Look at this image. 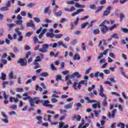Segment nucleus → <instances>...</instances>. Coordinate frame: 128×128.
Instances as JSON below:
<instances>
[{
  "label": "nucleus",
  "instance_id": "obj_55",
  "mask_svg": "<svg viewBox=\"0 0 128 128\" xmlns=\"http://www.w3.org/2000/svg\"><path fill=\"white\" fill-rule=\"evenodd\" d=\"M0 62H2L3 64H6L8 63V60L4 59H1Z\"/></svg>",
  "mask_w": 128,
  "mask_h": 128
},
{
  "label": "nucleus",
  "instance_id": "obj_39",
  "mask_svg": "<svg viewBox=\"0 0 128 128\" xmlns=\"http://www.w3.org/2000/svg\"><path fill=\"white\" fill-rule=\"evenodd\" d=\"M96 22V20H92V21L90 22V24H88V28H92V26H94V22Z\"/></svg>",
  "mask_w": 128,
  "mask_h": 128
},
{
  "label": "nucleus",
  "instance_id": "obj_53",
  "mask_svg": "<svg viewBox=\"0 0 128 128\" xmlns=\"http://www.w3.org/2000/svg\"><path fill=\"white\" fill-rule=\"evenodd\" d=\"M76 42H78V40H76V39H74L73 40H72L70 44L74 45L76 44Z\"/></svg>",
  "mask_w": 128,
  "mask_h": 128
},
{
  "label": "nucleus",
  "instance_id": "obj_18",
  "mask_svg": "<svg viewBox=\"0 0 128 128\" xmlns=\"http://www.w3.org/2000/svg\"><path fill=\"white\" fill-rule=\"evenodd\" d=\"M41 102L44 106H47L48 104H50V102L48 100H42Z\"/></svg>",
  "mask_w": 128,
  "mask_h": 128
},
{
  "label": "nucleus",
  "instance_id": "obj_41",
  "mask_svg": "<svg viewBox=\"0 0 128 128\" xmlns=\"http://www.w3.org/2000/svg\"><path fill=\"white\" fill-rule=\"evenodd\" d=\"M8 84V82L7 81H4L2 84V86L3 88H6V85Z\"/></svg>",
  "mask_w": 128,
  "mask_h": 128
},
{
  "label": "nucleus",
  "instance_id": "obj_21",
  "mask_svg": "<svg viewBox=\"0 0 128 128\" xmlns=\"http://www.w3.org/2000/svg\"><path fill=\"white\" fill-rule=\"evenodd\" d=\"M72 104H74V103L71 102L68 104H67L64 106V108H66V110H68V108H72Z\"/></svg>",
  "mask_w": 128,
  "mask_h": 128
},
{
  "label": "nucleus",
  "instance_id": "obj_12",
  "mask_svg": "<svg viewBox=\"0 0 128 128\" xmlns=\"http://www.w3.org/2000/svg\"><path fill=\"white\" fill-rule=\"evenodd\" d=\"M78 20H80V18L78 17L76 20L74 22V23H71L70 24V30H74V26H76V24L78 22Z\"/></svg>",
  "mask_w": 128,
  "mask_h": 128
},
{
  "label": "nucleus",
  "instance_id": "obj_27",
  "mask_svg": "<svg viewBox=\"0 0 128 128\" xmlns=\"http://www.w3.org/2000/svg\"><path fill=\"white\" fill-rule=\"evenodd\" d=\"M36 120H38V124H41L42 120V116H36Z\"/></svg>",
  "mask_w": 128,
  "mask_h": 128
},
{
  "label": "nucleus",
  "instance_id": "obj_9",
  "mask_svg": "<svg viewBox=\"0 0 128 128\" xmlns=\"http://www.w3.org/2000/svg\"><path fill=\"white\" fill-rule=\"evenodd\" d=\"M22 22L24 21L22 20V17L20 16V14H18L17 16V20L16 21V24L20 26V24H22Z\"/></svg>",
  "mask_w": 128,
  "mask_h": 128
},
{
  "label": "nucleus",
  "instance_id": "obj_29",
  "mask_svg": "<svg viewBox=\"0 0 128 128\" xmlns=\"http://www.w3.org/2000/svg\"><path fill=\"white\" fill-rule=\"evenodd\" d=\"M2 76L0 78V80H6V75L4 73H2Z\"/></svg>",
  "mask_w": 128,
  "mask_h": 128
},
{
  "label": "nucleus",
  "instance_id": "obj_45",
  "mask_svg": "<svg viewBox=\"0 0 128 128\" xmlns=\"http://www.w3.org/2000/svg\"><path fill=\"white\" fill-rule=\"evenodd\" d=\"M2 12H4V10H8V8L6 6H4L0 8Z\"/></svg>",
  "mask_w": 128,
  "mask_h": 128
},
{
  "label": "nucleus",
  "instance_id": "obj_58",
  "mask_svg": "<svg viewBox=\"0 0 128 128\" xmlns=\"http://www.w3.org/2000/svg\"><path fill=\"white\" fill-rule=\"evenodd\" d=\"M34 20L36 22H40V18H37V17H34Z\"/></svg>",
  "mask_w": 128,
  "mask_h": 128
},
{
  "label": "nucleus",
  "instance_id": "obj_19",
  "mask_svg": "<svg viewBox=\"0 0 128 128\" xmlns=\"http://www.w3.org/2000/svg\"><path fill=\"white\" fill-rule=\"evenodd\" d=\"M118 24H114V25H113L110 27H108V30L112 32V30H114V28H118Z\"/></svg>",
  "mask_w": 128,
  "mask_h": 128
},
{
  "label": "nucleus",
  "instance_id": "obj_40",
  "mask_svg": "<svg viewBox=\"0 0 128 128\" xmlns=\"http://www.w3.org/2000/svg\"><path fill=\"white\" fill-rule=\"evenodd\" d=\"M88 24V22H86L81 25V28H84Z\"/></svg>",
  "mask_w": 128,
  "mask_h": 128
},
{
  "label": "nucleus",
  "instance_id": "obj_44",
  "mask_svg": "<svg viewBox=\"0 0 128 128\" xmlns=\"http://www.w3.org/2000/svg\"><path fill=\"white\" fill-rule=\"evenodd\" d=\"M93 112L95 114V116H96V118H98V116H100V112H98V111L94 110Z\"/></svg>",
  "mask_w": 128,
  "mask_h": 128
},
{
  "label": "nucleus",
  "instance_id": "obj_32",
  "mask_svg": "<svg viewBox=\"0 0 128 128\" xmlns=\"http://www.w3.org/2000/svg\"><path fill=\"white\" fill-rule=\"evenodd\" d=\"M62 36L63 35L62 34H54V37L56 38H62Z\"/></svg>",
  "mask_w": 128,
  "mask_h": 128
},
{
  "label": "nucleus",
  "instance_id": "obj_25",
  "mask_svg": "<svg viewBox=\"0 0 128 128\" xmlns=\"http://www.w3.org/2000/svg\"><path fill=\"white\" fill-rule=\"evenodd\" d=\"M74 6H75V8H84V5H80V4H78V3L77 2H76L74 4Z\"/></svg>",
  "mask_w": 128,
  "mask_h": 128
},
{
  "label": "nucleus",
  "instance_id": "obj_52",
  "mask_svg": "<svg viewBox=\"0 0 128 128\" xmlns=\"http://www.w3.org/2000/svg\"><path fill=\"white\" fill-rule=\"evenodd\" d=\"M66 4H74V1H66Z\"/></svg>",
  "mask_w": 128,
  "mask_h": 128
},
{
  "label": "nucleus",
  "instance_id": "obj_54",
  "mask_svg": "<svg viewBox=\"0 0 128 128\" xmlns=\"http://www.w3.org/2000/svg\"><path fill=\"white\" fill-rule=\"evenodd\" d=\"M40 90V92H42V88H41L40 86L39 85H36V90Z\"/></svg>",
  "mask_w": 128,
  "mask_h": 128
},
{
  "label": "nucleus",
  "instance_id": "obj_1",
  "mask_svg": "<svg viewBox=\"0 0 128 128\" xmlns=\"http://www.w3.org/2000/svg\"><path fill=\"white\" fill-rule=\"evenodd\" d=\"M104 90L102 85H100V90H98V94L101 98H104V99L102 101V106L104 108H106L108 106V102H106V96L104 94Z\"/></svg>",
  "mask_w": 128,
  "mask_h": 128
},
{
  "label": "nucleus",
  "instance_id": "obj_43",
  "mask_svg": "<svg viewBox=\"0 0 128 128\" xmlns=\"http://www.w3.org/2000/svg\"><path fill=\"white\" fill-rule=\"evenodd\" d=\"M7 26L9 28H14L16 24L14 23H11V24H7Z\"/></svg>",
  "mask_w": 128,
  "mask_h": 128
},
{
  "label": "nucleus",
  "instance_id": "obj_46",
  "mask_svg": "<svg viewBox=\"0 0 128 128\" xmlns=\"http://www.w3.org/2000/svg\"><path fill=\"white\" fill-rule=\"evenodd\" d=\"M89 8L91 10H96V5L92 4L89 6Z\"/></svg>",
  "mask_w": 128,
  "mask_h": 128
},
{
  "label": "nucleus",
  "instance_id": "obj_36",
  "mask_svg": "<svg viewBox=\"0 0 128 128\" xmlns=\"http://www.w3.org/2000/svg\"><path fill=\"white\" fill-rule=\"evenodd\" d=\"M15 90L18 92H22L24 90V88H15Z\"/></svg>",
  "mask_w": 128,
  "mask_h": 128
},
{
  "label": "nucleus",
  "instance_id": "obj_47",
  "mask_svg": "<svg viewBox=\"0 0 128 128\" xmlns=\"http://www.w3.org/2000/svg\"><path fill=\"white\" fill-rule=\"evenodd\" d=\"M18 5L20 6H26V4H22V2L20 1H18Z\"/></svg>",
  "mask_w": 128,
  "mask_h": 128
},
{
  "label": "nucleus",
  "instance_id": "obj_2",
  "mask_svg": "<svg viewBox=\"0 0 128 128\" xmlns=\"http://www.w3.org/2000/svg\"><path fill=\"white\" fill-rule=\"evenodd\" d=\"M88 80H81L79 82H74V84L72 86V88H74V90H78H78H80L82 84H85V86H88Z\"/></svg>",
  "mask_w": 128,
  "mask_h": 128
},
{
  "label": "nucleus",
  "instance_id": "obj_6",
  "mask_svg": "<svg viewBox=\"0 0 128 128\" xmlns=\"http://www.w3.org/2000/svg\"><path fill=\"white\" fill-rule=\"evenodd\" d=\"M72 78H74V76L67 75L66 76L65 80L67 82V86H70L72 84Z\"/></svg>",
  "mask_w": 128,
  "mask_h": 128
},
{
  "label": "nucleus",
  "instance_id": "obj_35",
  "mask_svg": "<svg viewBox=\"0 0 128 128\" xmlns=\"http://www.w3.org/2000/svg\"><path fill=\"white\" fill-rule=\"evenodd\" d=\"M94 34H100V30L98 28L95 29L92 32Z\"/></svg>",
  "mask_w": 128,
  "mask_h": 128
},
{
  "label": "nucleus",
  "instance_id": "obj_15",
  "mask_svg": "<svg viewBox=\"0 0 128 128\" xmlns=\"http://www.w3.org/2000/svg\"><path fill=\"white\" fill-rule=\"evenodd\" d=\"M77 120L78 122H80V120H82V116L80 115H74V117L72 118V120Z\"/></svg>",
  "mask_w": 128,
  "mask_h": 128
},
{
  "label": "nucleus",
  "instance_id": "obj_26",
  "mask_svg": "<svg viewBox=\"0 0 128 128\" xmlns=\"http://www.w3.org/2000/svg\"><path fill=\"white\" fill-rule=\"evenodd\" d=\"M44 14H48L49 16H50V11L48 7L44 8Z\"/></svg>",
  "mask_w": 128,
  "mask_h": 128
},
{
  "label": "nucleus",
  "instance_id": "obj_57",
  "mask_svg": "<svg viewBox=\"0 0 128 128\" xmlns=\"http://www.w3.org/2000/svg\"><path fill=\"white\" fill-rule=\"evenodd\" d=\"M51 102H52L53 104H54L56 102H58V99L56 98H52L51 99Z\"/></svg>",
  "mask_w": 128,
  "mask_h": 128
},
{
  "label": "nucleus",
  "instance_id": "obj_63",
  "mask_svg": "<svg viewBox=\"0 0 128 128\" xmlns=\"http://www.w3.org/2000/svg\"><path fill=\"white\" fill-rule=\"evenodd\" d=\"M22 36H18L17 40H18V42H22Z\"/></svg>",
  "mask_w": 128,
  "mask_h": 128
},
{
  "label": "nucleus",
  "instance_id": "obj_33",
  "mask_svg": "<svg viewBox=\"0 0 128 128\" xmlns=\"http://www.w3.org/2000/svg\"><path fill=\"white\" fill-rule=\"evenodd\" d=\"M104 8V6H100L98 7V10L95 12L96 14H98V12H101V10Z\"/></svg>",
  "mask_w": 128,
  "mask_h": 128
},
{
  "label": "nucleus",
  "instance_id": "obj_4",
  "mask_svg": "<svg viewBox=\"0 0 128 128\" xmlns=\"http://www.w3.org/2000/svg\"><path fill=\"white\" fill-rule=\"evenodd\" d=\"M32 100H31L32 104H30V106H34V104H40L41 102L40 100V98L38 97H34L32 98Z\"/></svg>",
  "mask_w": 128,
  "mask_h": 128
},
{
  "label": "nucleus",
  "instance_id": "obj_3",
  "mask_svg": "<svg viewBox=\"0 0 128 128\" xmlns=\"http://www.w3.org/2000/svg\"><path fill=\"white\" fill-rule=\"evenodd\" d=\"M48 48H50V45H48V44H42V48L39 50V52L42 54H44L48 52Z\"/></svg>",
  "mask_w": 128,
  "mask_h": 128
},
{
  "label": "nucleus",
  "instance_id": "obj_60",
  "mask_svg": "<svg viewBox=\"0 0 128 128\" xmlns=\"http://www.w3.org/2000/svg\"><path fill=\"white\" fill-rule=\"evenodd\" d=\"M20 14L22 16H26V12L25 11H22Z\"/></svg>",
  "mask_w": 128,
  "mask_h": 128
},
{
  "label": "nucleus",
  "instance_id": "obj_24",
  "mask_svg": "<svg viewBox=\"0 0 128 128\" xmlns=\"http://www.w3.org/2000/svg\"><path fill=\"white\" fill-rule=\"evenodd\" d=\"M73 60H80V54H78V53H76L73 58Z\"/></svg>",
  "mask_w": 128,
  "mask_h": 128
},
{
  "label": "nucleus",
  "instance_id": "obj_14",
  "mask_svg": "<svg viewBox=\"0 0 128 128\" xmlns=\"http://www.w3.org/2000/svg\"><path fill=\"white\" fill-rule=\"evenodd\" d=\"M84 100H86V102H87V104H90H90H94V102H98L97 100H90L88 97H84Z\"/></svg>",
  "mask_w": 128,
  "mask_h": 128
},
{
  "label": "nucleus",
  "instance_id": "obj_59",
  "mask_svg": "<svg viewBox=\"0 0 128 128\" xmlns=\"http://www.w3.org/2000/svg\"><path fill=\"white\" fill-rule=\"evenodd\" d=\"M44 22H47L48 24H50V22H52V21L48 20V19H44Z\"/></svg>",
  "mask_w": 128,
  "mask_h": 128
},
{
  "label": "nucleus",
  "instance_id": "obj_38",
  "mask_svg": "<svg viewBox=\"0 0 128 128\" xmlns=\"http://www.w3.org/2000/svg\"><path fill=\"white\" fill-rule=\"evenodd\" d=\"M120 30H122V32H124V34H128V29L126 28H121Z\"/></svg>",
  "mask_w": 128,
  "mask_h": 128
},
{
  "label": "nucleus",
  "instance_id": "obj_42",
  "mask_svg": "<svg viewBox=\"0 0 128 128\" xmlns=\"http://www.w3.org/2000/svg\"><path fill=\"white\" fill-rule=\"evenodd\" d=\"M36 4L34 3H29L26 5L27 8H32V6H34Z\"/></svg>",
  "mask_w": 128,
  "mask_h": 128
},
{
  "label": "nucleus",
  "instance_id": "obj_20",
  "mask_svg": "<svg viewBox=\"0 0 128 128\" xmlns=\"http://www.w3.org/2000/svg\"><path fill=\"white\" fill-rule=\"evenodd\" d=\"M110 38H114V40H118L120 38V36H118V34L115 33L113 34Z\"/></svg>",
  "mask_w": 128,
  "mask_h": 128
},
{
  "label": "nucleus",
  "instance_id": "obj_22",
  "mask_svg": "<svg viewBox=\"0 0 128 128\" xmlns=\"http://www.w3.org/2000/svg\"><path fill=\"white\" fill-rule=\"evenodd\" d=\"M24 100H28V102H30V104H32V98L30 96H27L26 97L23 98Z\"/></svg>",
  "mask_w": 128,
  "mask_h": 128
},
{
  "label": "nucleus",
  "instance_id": "obj_17",
  "mask_svg": "<svg viewBox=\"0 0 128 128\" xmlns=\"http://www.w3.org/2000/svg\"><path fill=\"white\" fill-rule=\"evenodd\" d=\"M3 92V96L4 98L5 99V100L4 102V104H8V96H6V92L4 91L2 92Z\"/></svg>",
  "mask_w": 128,
  "mask_h": 128
},
{
  "label": "nucleus",
  "instance_id": "obj_28",
  "mask_svg": "<svg viewBox=\"0 0 128 128\" xmlns=\"http://www.w3.org/2000/svg\"><path fill=\"white\" fill-rule=\"evenodd\" d=\"M9 78L11 80H12V78H16V76H14V74L12 72H10L9 74Z\"/></svg>",
  "mask_w": 128,
  "mask_h": 128
},
{
  "label": "nucleus",
  "instance_id": "obj_64",
  "mask_svg": "<svg viewBox=\"0 0 128 128\" xmlns=\"http://www.w3.org/2000/svg\"><path fill=\"white\" fill-rule=\"evenodd\" d=\"M92 106L94 108V110H96V108H98V102L96 104H92Z\"/></svg>",
  "mask_w": 128,
  "mask_h": 128
},
{
  "label": "nucleus",
  "instance_id": "obj_50",
  "mask_svg": "<svg viewBox=\"0 0 128 128\" xmlns=\"http://www.w3.org/2000/svg\"><path fill=\"white\" fill-rule=\"evenodd\" d=\"M120 18L121 20H124V18H126V16L124 15V13H121L120 14Z\"/></svg>",
  "mask_w": 128,
  "mask_h": 128
},
{
  "label": "nucleus",
  "instance_id": "obj_61",
  "mask_svg": "<svg viewBox=\"0 0 128 128\" xmlns=\"http://www.w3.org/2000/svg\"><path fill=\"white\" fill-rule=\"evenodd\" d=\"M59 124H60V128H64V124H65L64 122H60Z\"/></svg>",
  "mask_w": 128,
  "mask_h": 128
},
{
  "label": "nucleus",
  "instance_id": "obj_8",
  "mask_svg": "<svg viewBox=\"0 0 128 128\" xmlns=\"http://www.w3.org/2000/svg\"><path fill=\"white\" fill-rule=\"evenodd\" d=\"M116 112H117L116 109H115L112 112H112H109L108 115V118H114L116 116Z\"/></svg>",
  "mask_w": 128,
  "mask_h": 128
},
{
  "label": "nucleus",
  "instance_id": "obj_5",
  "mask_svg": "<svg viewBox=\"0 0 128 128\" xmlns=\"http://www.w3.org/2000/svg\"><path fill=\"white\" fill-rule=\"evenodd\" d=\"M38 62H42V59L40 56H37L36 57V59L34 60V64L36 66L34 67V70L38 68H40V66Z\"/></svg>",
  "mask_w": 128,
  "mask_h": 128
},
{
  "label": "nucleus",
  "instance_id": "obj_62",
  "mask_svg": "<svg viewBox=\"0 0 128 128\" xmlns=\"http://www.w3.org/2000/svg\"><path fill=\"white\" fill-rule=\"evenodd\" d=\"M82 48L83 50H86V45H84V43H82Z\"/></svg>",
  "mask_w": 128,
  "mask_h": 128
},
{
  "label": "nucleus",
  "instance_id": "obj_11",
  "mask_svg": "<svg viewBox=\"0 0 128 128\" xmlns=\"http://www.w3.org/2000/svg\"><path fill=\"white\" fill-rule=\"evenodd\" d=\"M100 30L103 34H106V32L108 30V28L106 26H103L100 28Z\"/></svg>",
  "mask_w": 128,
  "mask_h": 128
},
{
  "label": "nucleus",
  "instance_id": "obj_56",
  "mask_svg": "<svg viewBox=\"0 0 128 128\" xmlns=\"http://www.w3.org/2000/svg\"><path fill=\"white\" fill-rule=\"evenodd\" d=\"M2 120L4 122H5V124H8V118H4V119H2Z\"/></svg>",
  "mask_w": 128,
  "mask_h": 128
},
{
  "label": "nucleus",
  "instance_id": "obj_49",
  "mask_svg": "<svg viewBox=\"0 0 128 128\" xmlns=\"http://www.w3.org/2000/svg\"><path fill=\"white\" fill-rule=\"evenodd\" d=\"M16 104H13L10 106V108H12V110H16Z\"/></svg>",
  "mask_w": 128,
  "mask_h": 128
},
{
  "label": "nucleus",
  "instance_id": "obj_16",
  "mask_svg": "<svg viewBox=\"0 0 128 128\" xmlns=\"http://www.w3.org/2000/svg\"><path fill=\"white\" fill-rule=\"evenodd\" d=\"M28 26H30L31 28H34L35 26L34 24V21L31 20L30 22L26 23V28H28Z\"/></svg>",
  "mask_w": 128,
  "mask_h": 128
},
{
  "label": "nucleus",
  "instance_id": "obj_7",
  "mask_svg": "<svg viewBox=\"0 0 128 128\" xmlns=\"http://www.w3.org/2000/svg\"><path fill=\"white\" fill-rule=\"evenodd\" d=\"M17 64H20V66H24L28 64V62H26V59L20 58L17 61Z\"/></svg>",
  "mask_w": 128,
  "mask_h": 128
},
{
  "label": "nucleus",
  "instance_id": "obj_30",
  "mask_svg": "<svg viewBox=\"0 0 128 128\" xmlns=\"http://www.w3.org/2000/svg\"><path fill=\"white\" fill-rule=\"evenodd\" d=\"M73 78H74V76H76L77 78H82V76L78 74V72H74L72 74Z\"/></svg>",
  "mask_w": 128,
  "mask_h": 128
},
{
  "label": "nucleus",
  "instance_id": "obj_34",
  "mask_svg": "<svg viewBox=\"0 0 128 128\" xmlns=\"http://www.w3.org/2000/svg\"><path fill=\"white\" fill-rule=\"evenodd\" d=\"M34 32H28L27 33H26L24 36V38H26V37H28V36H32V34H33Z\"/></svg>",
  "mask_w": 128,
  "mask_h": 128
},
{
  "label": "nucleus",
  "instance_id": "obj_37",
  "mask_svg": "<svg viewBox=\"0 0 128 128\" xmlns=\"http://www.w3.org/2000/svg\"><path fill=\"white\" fill-rule=\"evenodd\" d=\"M60 66L59 67V70H64V62H60Z\"/></svg>",
  "mask_w": 128,
  "mask_h": 128
},
{
  "label": "nucleus",
  "instance_id": "obj_51",
  "mask_svg": "<svg viewBox=\"0 0 128 128\" xmlns=\"http://www.w3.org/2000/svg\"><path fill=\"white\" fill-rule=\"evenodd\" d=\"M62 78V77L60 75H58L56 78L57 82L60 80Z\"/></svg>",
  "mask_w": 128,
  "mask_h": 128
},
{
  "label": "nucleus",
  "instance_id": "obj_10",
  "mask_svg": "<svg viewBox=\"0 0 128 128\" xmlns=\"http://www.w3.org/2000/svg\"><path fill=\"white\" fill-rule=\"evenodd\" d=\"M58 6L55 5V7L54 8V12L56 16H60L62 14V10H60L58 12H56V10H58Z\"/></svg>",
  "mask_w": 128,
  "mask_h": 128
},
{
  "label": "nucleus",
  "instance_id": "obj_13",
  "mask_svg": "<svg viewBox=\"0 0 128 128\" xmlns=\"http://www.w3.org/2000/svg\"><path fill=\"white\" fill-rule=\"evenodd\" d=\"M110 10H112V6H108L106 8V10L104 12L103 15L108 16L110 14Z\"/></svg>",
  "mask_w": 128,
  "mask_h": 128
},
{
  "label": "nucleus",
  "instance_id": "obj_31",
  "mask_svg": "<svg viewBox=\"0 0 128 128\" xmlns=\"http://www.w3.org/2000/svg\"><path fill=\"white\" fill-rule=\"evenodd\" d=\"M41 76H44V78H46L48 76V73L46 72H44L40 74Z\"/></svg>",
  "mask_w": 128,
  "mask_h": 128
},
{
  "label": "nucleus",
  "instance_id": "obj_48",
  "mask_svg": "<svg viewBox=\"0 0 128 128\" xmlns=\"http://www.w3.org/2000/svg\"><path fill=\"white\" fill-rule=\"evenodd\" d=\"M117 126L121 128H124V123H122V122L118 123L117 124Z\"/></svg>",
  "mask_w": 128,
  "mask_h": 128
},
{
  "label": "nucleus",
  "instance_id": "obj_23",
  "mask_svg": "<svg viewBox=\"0 0 128 128\" xmlns=\"http://www.w3.org/2000/svg\"><path fill=\"white\" fill-rule=\"evenodd\" d=\"M46 36L52 38L54 37V33L48 32L46 34Z\"/></svg>",
  "mask_w": 128,
  "mask_h": 128
}]
</instances>
